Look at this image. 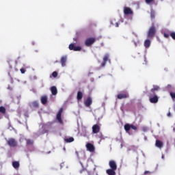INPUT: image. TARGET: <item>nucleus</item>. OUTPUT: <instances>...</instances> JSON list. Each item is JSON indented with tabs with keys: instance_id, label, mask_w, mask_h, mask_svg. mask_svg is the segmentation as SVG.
Here are the masks:
<instances>
[{
	"instance_id": "obj_1",
	"label": "nucleus",
	"mask_w": 175,
	"mask_h": 175,
	"mask_svg": "<svg viewBox=\"0 0 175 175\" xmlns=\"http://www.w3.org/2000/svg\"><path fill=\"white\" fill-rule=\"evenodd\" d=\"M155 33H157V28L155 27V26L150 27L148 31V38L149 39H154Z\"/></svg>"
},
{
	"instance_id": "obj_2",
	"label": "nucleus",
	"mask_w": 175,
	"mask_h": 175,
	"mask_svg": "<svg viewBox=\"0 0 175 175\" xmlns=\"http://www.w3.org/2000/svg\"><path fill=\"white\" fill-rule=\"evenodd\" d=\"M150 103H158L159 98L157 94L149 93L148 95Z\"/></svg>"
},
{
	"instance_id": "obj_3",
	"label": "nucleus",
	"mask_w": 175,
	"mask_h": 175,
	"mask_svg": "<svg viewBox=\"0 0 175 175\" xmlns=\"http://www.w3.org/2000/svg\"><path fill=\"white\" fill-rule=\"evenodd\" d=\"M96 42V39L94 37L88 38L85 40V46L87 47H91L94 43Z\"/></svg>"
},
{
	"instance_id": "obj_4",
	"label": "nucleus",
	"mask_w": 175,
	"mask_h": 175,
	"mask_svg": "<svg viewBox=\"0 0 175 175\" xmlns=\"http://www.w3.org/2000/svg\"><path fill=\"white\" fill-rule=\"evenodd\" d=\"M131 129H133V131H137V127L133 124H124V131L126 132V133H129V131Z\"/></svg>"
},
{
	"instance_id": "obj_5",
	"label": "nucleus",
	"mask_w": 175,
	"mask_h": 175,
	"mask_svg": "<svg viewBox=\"0 0 175 175\" xmlns=\"http://www.w3.org/2000/svg\"><path fill=\"white\" fill-rule=\"evenodd\" d=\"M7 144L10 147H17V141L14 138H10L8 140H7Z\"/></svg>"
},
{
	"instance_id": "obj_6",
	"label": "nucleus",
	"mask_w": 175,
	"mask_h": 175,
	"mask_svg": "<svg viewBox=\"0 0 175 175\" xmlns=\"http://www.w3.org/2000/svg\"><path fill=\"white\" fill-rule=\"evenodd\" d=\"M123 12L125 16H132L133 14V11L129 7H124Z\"/></svg>"
},
{
	"instance_id": "obj_7",
	"label": "nucleus",
	"mask_w": 175,
	"mask_h": 175,
	"mask_svg": "<svg viewBox=\"0 0 175 175\" xmlns=\"http://www.w3.org/2000/svg\"><path fill=\"white\" fill-rule=\"evenodd\" d=\"M69 50H72L73 51H81V46H75V44H70L68 46Z\"/></svg>"
},
{
	"instance_id": "obj_8",
	"label": "nucleus",
	"mask_w": 175,
	"mask_h": 175,
	"mask_svg": "<svg viewBox=\"0 0 175 175\" xmlns=\"http://www.w3.org/2000/svg\"><path fill=\"white\" fill-rule=\"evenodd\" d=\"M109 166L111 169L117 170V163L114 160H110L109 161Z\"/></svg>"
},
{
	"instance_id": "obj_9",
	"label": "nucleus",
	"mask_w": 175,
	"mask_h": 175,
	"mask_svg": "<svg viewBox=\"0 0 175 175\" xmlns=\"http://www.w3.org/2000/svg\"><path fill=\"white\" fill-rule=\"evenodd\" d=\"M86 148L88 151H90V152H94V151H95V146H94V144L91 143H88L86 144Z\"/></svg>"
},
{
	"instance_id": "obj_10",
	"label": "nucleus",
	"mask_w": 175,
	"mask_h": 175,
	"mask_svg": "<svg viewBox=\"0 0 175 175\" xmlns=\"http://www.w3.org/2000/svg\"><path fill=\"white\" fill-rule=\"evenodd\" d=\"M84 103L86 107H90L92 105V98L88 97Z\"/></svg>"
},
{
	"instance_id": "obj_11",
	"label": "nucleus",
	"mask_w": 175,
	"mask_h": 175,
	"mask_svg": "<svg viewBox=\"0 0 175 175\" xmlns=\"http://www.w3.org/2000/svg\"><path fill=\"white\" fill-rule=\"evenodd\" d=\"M49 100V97L47 95L42 96L40 98V102L42 105H47V102Z\"/></svg>"
},
{
	"instance_id": "obj_12",
	"label": "nucleus",
	"mask_w": 175,
	"mask_h": 175,
	"mask_svg": "<svg viewBox=\"0 0 175 175\" xmlns=\"http://www.w3.org/2000/svg\"><path fill=\"white\" fill-rule=\"evenodd\" d=\"M118 99H126V98H129V94L128 93H120L118 94Z\"/></svg>"
},
{
	"instance_id": "obj_13",
	"label": "nucleus",
	"mask_w": 175,
	"mask_h": 175,
	"mask_svg": "<svg viewBox=\"0 0 175 175\" xmlns=\"http://www.w3.org/2000/svg\"><path fill=\"white\" fill-rule=\"evenodd\" d=\"M61 116H62V110H59V112L57 114V120L59 124H64V121H62V118H61Z\"/></svg>"
},
{
	"instance_id": "obj_14",
	"label": "nucleus",
	"mask_w": 175,
	"mask_h": 175,
	"mask_svg": "<svg viewBox=\"0 0 175 175\" xmlns=\"http://www.w3.org/2000/svg\"><path fill=\"white\" fill-rule=\"evenodd\" d=\"M109 54H106L103 57V62L101 63L100 67L104 68V66H106V62L107 61H109Z\"/></svg>"
},
{
	"instance_id": "obj_15",
	"label": "nucleus",
	"mask_w": 175,
	"mask_h": 175,
	"mask_svg": "<svg viewBox=\"0 0 175 175\" xmlns=\"http://www.w3.org/2000/svg\"><path fill=\"white\" fill-rule=\"evenodd\" d=\"M159 90H161V88H159V86L154 85L153 88L150 90V92H149V94H156L155 93L157 91H159Z\"/></svg>"
},
{
	"instance_id": "obj_16",
	"label": "nucleus",
	"mask_w": 175,
	"mask_h": 175,
	"mask_svg": "<svg viewBox=\"0 0 175 175\" xmlns=\"http://www.w3.org/2000/svg\"><path fill=\"white\" fill-rule=\"evenodd\" d=\"M99 131H100V127H99V125L94 124L92 126V132L93 133H99Z\"/></svg>"
},
{
	"instance_id": "obj_17",
	"label": "nucleus",
	"mask_w": 175,
	"mask_h": 175,
	"mask_svg": "<svg viewBox=\"0 0 175 175\" xmlns=\"http://www.w3.org/2000/svg\"><path fill=\"white\" fill-rule=\"evenodd\" d=\"M30 107L33 109H39V101H33L30 103Z\"/></svg>"
},
{
	"instance_id": "obj_18",
	"label": "nucleus",
	"mask_w": 175,
	"mask_h": 175,
	"mask_svg": "<svg viewBox=\"0 0 175 175\" xmlns=\"http://www.w3.org/2000/svg\"><path fill=\"white\" fill-rule=\"evenodd\" d=\"M155 146L158 148H162L163 147V142L159 139H157L156 140Z\"/></svg>"
},
{
	"instance_id": "obj_19",
	"label": "nucleus",
	"mask_w": 175,
	"mask_h": 175,
	"mask_svg": "<svg viewBox=\"0 0 175 175\" xmlns=\"http://www.w3.org/2000/svg\"><path fill=\"white\" fill-rule=\"evenodd\" d=\"M116 170H113V169L110 168V169H108L106 170V173L108 175H116Z\"/></svg>"
},
{
	"instance_id": "obj_20",
	"label": "nucleus",
	"mask_w": 175,
	"mask_h": 175,
	"mask_svg": "<svg viewBox=\"0 0 175 175\" xmlns=\"http://www.w3.org/2000/svg\"><path fill=\"white\" fill-rule=\"evenodd\" d=\"M51 92L52 95H57V94H58V90H57V87L55 86H52L51 88Z\"/></svg>"
},
{
	"instance_id": "obj_21",
	"label": "nucleus",
	"mask_w": 175,
	"mask_h": 175,
	"mask_svg": "<svg viewBox=\"0 0 175 175\" xmlns=\"http://www.w3.org/2000/svg\"><path fill=\"white\" fill-rule=\"evenodd\" d=\"M25 141L27 147H29V146H33V140L31 139H25Z\"/></svg>"
},
{
	"instance_id": "obj_22",
	"label": "nucleus",
	"mask_w": 175,
	"mask_h": 175,
	"mask_svg": "<svg viewBox=\"0 0 175 175\" xmlns=\"http://www.w3.org/2000/svg\"><path fill=\"white\" fill-rule=\"evenodd\" d=\"M66 59H67L66 56H63L61 58L60 62H61L62 66H65V65L66 64Z\"/></svg>"
},
{
	"instance_id": "obj_23",
	"label": "nucleus",
	"mask_w": 175,
	"mask_h": 175,
	"mask_svg": "<svg viewBox=\"0 0 175 175\" xmlns=\"http://www.w3.org/2000/svg\"><path fill=\"white\" fill-rule=\"evenodd\" d=\"M150 46H151V41L150 40H146L144 41V47H146V49H148Z\"/></svg>"
},
{
	"instance_id": "obj_24",
	"label": "nucleus",
	"mask_w": 175,
	"mask_h": 175,
	"mask_svg": "<svg viewBox=\"0 0 175 175\" xmlns=\"http://www.w3.org/2000/svg\"><path fill=\"white\" fill-rule=\"evenodd\" d=\"M77 100H81L83 99V92H82L79 91L77 92Z\"/></svg>"
},
{
	"instance_id": "obj_25",
	"label": "nucleus",
	"mask_w": 175,
	"mask_h": 175,
	"mask_svg": "<svg viewBox=\"0 0 175 175\" xmlns=\"http://www.w3.org/2000/svg\"><path fill=\"white\" fill-rule=\"evenodd\" d=\"M12 166L14 169H18L20 167V163L18 161H13Z\"/></svg>"
},
{
	"instance_id": "obj_26",
	"label": "nucleus",
	"mask_w": 175,
	"mask_h": 175,
	"mask_svg": "<svg viewBox=\"0 0 175 175\" xmlns=\"http://www.w3.org/2000/svg\"><path fill=\"white\" fill-rule=\"evenodd\" d=\"M64 142H66V143H72V142H75V138H73V137L65 138Z\"/></svg>"
},
{
	"instance_id": "obj_27",
	"label": "nucleus",
	"mask_w": 175,
	"mask_h": 175,
	"mask_svg": "<svg viewBox=\"0 0 175 175\" xmlns=\"http://www.w3.org/2000/svg\"><path fill=\"white\" fill-rule=\"evenodd\" d=\"M111 25H115V27H116V28H118V27H119L118 22H116V19L111 20Z\"/></svg>"
},
{
	"instance_id": "obj_28",
	"label": "nucleus",
	"mask_w": 175,
	"mask_h": 175,
	"mask_svg": "<svg viewBox=\"0 0 175 175\" xmlns=\"http://www.w3.org/2000/svg\"><path fill=\"white\" fill-rule=\"evenodd\" d=\"M150 18L151 20H154L155 18V11L154 10L150 11Z\"/></svg>"
},
{
	"instance_id": "obj_29",
	"label": "nucleus",
	"mask_w": 175,
	"mask_h": 175,
	"mask_svg": "<svg viewBox=\"0 0 175 175\" xmlns=\"http://www.w3.org/2000/svg\"><path fill=\"white\" fill-rule=\"evenodd\" d=\"M6 114V110H0V118Z\"/></svg>"
},
{
	"instance_id": "obj_30",
	"label": "nucleus",
	"mask_w": 175,
	"mask_h": 175,
	"mask_svg": "<svg viewBox=\"0 0 175 175\" xmlns=\"http://www.w3.org/2000/svg\"><path fill=\"white\" fill-rule=\"evenodd\" d=\"M170 36H171V38H172V39L175 40V32H171L170 33Z\"/></svg>"
},
{
	"instance_id": "obj_31",
	"label": "nucleus",
	"mask_w": 175,
	"mask_h": 175,
	"mask_svg": "<svg viewBox=\"0 0 175 175\" xmlns=\"http://www.w3.org/2000/svg\"><path fill=\"white\" fill-rule=\"evenodd\" d=\"M52 76L53 77H57L58 76V72H57V71H54L53 73H52Z\"/></svg>"
},
{
	"instance_id": "obj_32",
	"label": "nucleus",
	"mask_w": 175,
	"mask_h": 175,
	"mask_svg": "<svg viewBox=\"0 0 175 175\" xmlns=\"http://www.w3.org/2000/svg\"><path fill=\"white\" fill-rule=\"evenodd\" d=\"M170 96L172 99H175V92H170Z\"/></svg>"
},
{
	"instance_id": "obj_33",
	"label": "nucleus",
	"mask_w": 175,
	"mask_h": 175,
	"mask_svg": "<svg viewBox=\"0 0 175 175\" xmlns=\"http://www.w3.org/2000/svg\"><path fill=\"white\" fill-rule=\"evenodd\" d=\"M21 73H22V75H24V73H25V68H22L20 69Z\"/></svg>"
},
{
	"instance_id": "obj_34",
	"label": "nucleus",
	"mask_w": 175,
	"mask_h": 175,
	"mask_svg": "<svg viewBox=\"0 0 175 175\" xmlns=\"http://www.w3.org/2000/svg\"><path fill=\"white\" fill-rule=\"evenodd\" d=\"M146 3H152L154 2V0H145Z\"/></svg>"
},
{
	"instance_id": "obj_35",
	"label": "nucleus",
	"mask_w": 175,
	"mask_h": 175,
	"mask_svg": "<svg viewBox=\"0 0 175 175\" xmlns=\"http://www.w3.org/2000/svg\"><path fill=\"white\" fill-rule=\"evenodd\" d=\"M144 175H147V174H151V172L150 171H145L144 173Z\"/></svg>"
},
{
	"instance_id": "obj_36",
	"label": "nucleus",
	"mask_w": 175,
	"mask_h": 175,
	"mask_svg": "<svg viewBox=\"0 0 175 175\" xmlns=\"http://www.w3.org/2000/svg\"><path fill=\"white\" fill-rule=\"evenodd\" d=\"M164 37H165L167 39L169 38V33H164Z\"/></svg>"
},
{
	"instance_id": "obj_37",
	"label": "nucleus",
	"mask_w": 175,
	"mask_h": 175,
	"mask_svg": "<svg viewBox=\"0 0 175 175\" xmlns=\"http://www.w3.org/2000/svg\"><path fill=\"white\" fill-rule=\"evenodd\" d=\"M0 110H6V108L5 107H0Z\"/></svg>"
},
{
	"instance_id": "obj_38",
	"label": "nucleus",
	"mask_w": 175,
	"mask_h": 175,
	"mask_svg": "<svg viewBox=\"0 0 175 175\" xmlns=\"http://www.w3.org/2000/svg\"><path fill=\"white\" fill-rule=\"evenodd\" d=\"M167 116V117H172V113H170V112H168Z\"/></svg>"
},
{
	"instance_id": "obj_39",
	"label": "nucleus",
	"mask_w": 175,
	"mask_h": 175,
	"mask_svg": "<svg viewBox=\"0 0 175 175\" xmlns=\"http://www.w3.org/2000/svg\"><path fill=\"white\" fill-rule=\"evenodd\" d=\"M83 172H85V170L83 169L82 170H81L80 173H83Z\"/></svg>"
},
{
	"instance_id": "obj_40",
	"label": "nucleus",
	"mask_w": 175,
	"mask_h": 175,
	"mask_svg": "<svg viewBox=\"0 0 175 175\" xmlns=\"http://www.w3.org/2000/svg\"><path fill=\"white\" fill-rule=\"evenodd\" d=\"M25 117H27V118L29 117L28 113L25 114Z\"/></svg>"
},
{
	"instance_id": "obj_41",
	"label": "nucleus",
	"mask_w": 175,
	"mask_h": 175,
	"mask_svg": "<svg viewBox=\"0 0 175 175\" xmlns=\"http://www.w3.org/2000/svg\"><path fill=\"white\" fill-rule=\"evenodd\" d=\"M42 134H44V133H47V131H45V132H42Z\"/></svg>"
},
{
	"instance_id": "obj_42",
	"label": "nucleus",
	"mask_w": 175,
	"mask_h": 175,
	"mask_svg": "<svg viewBox=\"0 0 175 175\" xmlns=\"http://www.w3.org/2000/svg\"><path fill=\"white\" fill-rule=\"evenodd\" d=\"M27 157L29 159V154H27Z\"/></svg>"
},
{
	"instance_id": "obj_43",
	"label": "nucleus",
	"mask_w": 175,
	"mask_h": 175,
	"mask_svg": "<svg viewBox=\"0 0 175 175\" xmlns=\"http://www.w3.org/2000/svg\"><path fill=\"white\" fill-rule=\"evenodd\" d=\"M164 158H165V156L163 155V156H162V159H163Z\"/></svg>"
},
{
	"instance_id": "obj_44",
	"label": "nucleus",
	"mask_w": 175,
	"mask_h": 175,
	"mask_svg": "<svg viewBox=\"0 0 175 175\" xmlns=\"http://www.w3.org/2000/svg\"><path fill=\"white\" fill-rule=\"evenodd\" d=\"M28 67H25V69H27Z\"/></svg>"
},
{
	"instance_id": "obj_45",
	"label": "nucleus",
	"mask_w": 175,
	"mask_h": 175,
	"mask_svg": "<svg viewBox=\"0 0 175 175\" xmlns=\"http://www.w3.org/2000/svg\"><path fill=\"white\" fill-rule=\"evenodd\" d=\"M60 110H62V108H61Z\"/></svg>"
},
{
	"instance_id": "obj_46",
	"label": "nucleus",
	"mask_w": 175,
	"mask_h": 175,
	"mask_svg": "<svg viewBox=\"0 0 175 175\" xmlns=\"http://www.w3.org/2000/svg\"><path fill=\"white\" fill-rule=\"evenodd\" d=\"M89 175H91V174H89Z\"/></svg>"
}]
</instances>
